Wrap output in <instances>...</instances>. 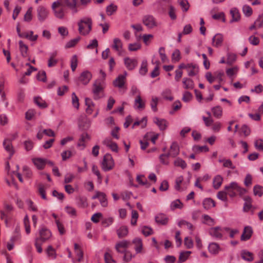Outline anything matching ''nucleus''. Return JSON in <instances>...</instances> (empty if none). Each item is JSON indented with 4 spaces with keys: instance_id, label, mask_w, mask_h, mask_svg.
Returning <instances> with one entry per match:
<instances>
[{
    "instance_id": "f257e3e1",
    "label": "nucleus",
    "mask_w": 263,
    "mask_h": 263,
    "mask_svg": "<svg viewBox=\"0 0 263 263\" xmlns=\"http://www.w3.org/2000/svg\"><path fill=\"white\" fill-rule=\"evenodd\" d=\"M92 21L90 17H84L78 22L79 33L83 36L88 35L92 29Z\"/></svg>"
},
{
    "instance_id": "f03ea898",
    "label": "nucleus",
    "mask_w": 263,
    "mask_h": 263,
    "mask_svg": "<svg viewBox=\"0 0 263 263\" xmlns=\"http://www.w3.org/2000/svg\"><path fill=\"white\" fill-rule=\"evenodd\" d=\"M224 189L230 197L233 198L237 195V193L240 196H243L247 192V190L239 185L236 182H232L229 185L225 186Z\"/></svg>"
},
{
    "instance_id": "7ed1b4c3",
    "label": "nucleus",
    "mask_w": 263,
    "mask_h": 263,
    "mask_svg": "<svg viewBox=\"0 0 263 263\" xmlns=\"http://www.w3.org/2000/svg\"><path fill=\"white\" fill-rule=\"evenodd\" d=\"M105 87L103 80L98 79L92 85V92L95 100H99L104 97V89Z\"/></svg>"
},
{
    "instance_id": "20e7f679",
    "label": "nucleus",
    "mask_w": 263,
    "mask_h": 263,
    "mask_svg": "<svg viewBox=\"0 0 263 263\" xmlns=\"http://www.w3.org/2000/svg\"><path fill=\"white\" fill-rule=\"evenodd\" d=\"M114 166V161L111 155L109 154H105L101 163L102 170L105 172H107L112 169Z\"/></svg>"
},
{
    "instance_id": "39448f33",
    "label": "nucleus",
    "mask_w": 263,
    "mask_h": 263,
    "mask_svg": "<svg viewBox=\"0 0 263 263\" xmlns=\"http://www.w3.org/2000/svg\"><path fill=\"white\" fill-rule=\"evenodd\" d=\"M179 69H187L188 75L191 77L196 76L199 71L198 67L196 64L193 63H189L186 65L182 63L179 66Z\"/></svg>"
},
{
    "instance_id": "423d86ee",
    "label": "nucleus",
    "mask_w": 263,
    "mask_h": 263,
    "mask_svg": "<svg viewBox=\"0 0 263 263\" xmlns=\"http://www.w3.org/2000/svg\"><path fill=\"white\" fill-rule=\"evenodd\" d=\"M62 3L59 1L54 2L52 5V9L54 11L55 16L59 18H63L64 16V11L63 8L61 6Z\"/></svg>"
},
{
    "instance_id": "0eeeda50",
    "label": "nucleus",
    "mask_w": 263,
    "mask_h": 263,
    "mask_svg": "<svg viewBox=\"0 0 263 263\" xmlns=\"http://www.w3.org/2000/svg\"><path fill=\"white\" fill-rule=\"evenodd\" d=\"M40 237L36 239H39L42 242H45L51 236V232L45 226H41L39 229Z\"/></svg>"
},
{
    "instance_id": "6e6552de",
    "label": "nucleus",
    "mask_w": 263,
    "mask_h": 263,
    "mask_svg": "<svg viewBox=\"0 0 263 263\" xmlns=\"http://www.w3.org/2000/svg\"><path fill=\"white\" fill-rule=\"evenodd\" d=\"M98 198L99 200L101 205L103 207H107L108 205L107 199L106 194L103 192L96 191V194L92 197V199Z\"/></svg>"
},
{
    "instance_id": "1a4fd4ad",
    "label": "nucleus",
    "mask_w": 263,
    "mask_h": 263,
    "mask_svg": "<svg viewBox=\"0 0 263 263\" xmlns=\"http://www.w3.org/2000/svg\"><path fill=\"white\" fill-rule=\"evenodd\" d=\"M48 12L47 9L42 6H40L37 9V16L40 22H44L48 17Z\"/></svg>"
},
{
    "instance_id": "9d476101",
    "label": "nucleus",
    "mask_w": 263,
    "mask_h": 263,
    "mask_svg": "<svg viewBox=\"0 0 263 263\" xmlns=\"http://www.w3.org/2000/svg\"><path fill=\"white\" fill-rule=\"evenodd\" d=\"M3 145L5 151L9 154L8 159H11L15 152L11 141L8 139H6L4 140Z\"/></svg>"
},
{
    "instance_id": "9b49d317",
    "label": "nucleus",
    "mask_w": 263,
    "mask_h": 263,
    "mask_svg": "<svg viewBox=\"0 0 263 263\" xmlns=\"http://www.w3.org/2000/svg\"><path fill=\"white\" fill-rule=\"evenodd\" d=\"M143 23L148 28H153L157 26L156 22L153 16L146 15L143 17Z\"/></svg>"
},
{
    "instance_id": "f8f14e48",
    "label": "nucleus",
    "mask_w": 263,
    "mask_h": 263,
    "mask_svg": "<svg viewBox=\"0 0 263 263\" xmlns=\"http://www.w3.org/2000/svg\"><path fill=\"white\" fill-rule=\"evenodd\" d=\"M92 78V74L90 72L85 70L82 72L78 78L79 81L83 85H87Z\"/></svg>"
},
{
    "instance_id": "ddd939ff",
    "label": "nucleus",
    "mask_w": 263,
    "mask_h": 263,
    "mask_svg": "<svg viewBox=\"0 0 263 263\" xmlns=\"http://www.w3.org/2000/svg\"><path fill=\"white\" fill-rule=\"evenodd\" d=\"M223 230L220 227H216L214 228H211L209 230V233L210 235L212 237L218 239H221L223 235H222Z\"/></svg>"
},
{
    "instance_id": "4468645a",
    "label": "nucleus",
    "mask_w": 263,
    "mask_h": 263,
    "mask_svg": "<svg viewBox=\"0 0 263 263\" xmlns=\"http://www.w3.org/2000/svg\"><path fill=\"white\" fill-rule=\"evenodd\" d=\"M124 61L126 67L129 70L134 69L138 65V61L136 59H130L127 57L124 58Z\"/></svg>"
},
{
    "instance_id": "2eb2a0df",
    "label": "nucleus",
    "mask_w": 263,
    "mask_h": 263,
    "mask_svg": "<svg viewBox=\"0 0 263 263\" xmlns=\"http://www.w3.org/2000/svg\"><path fill=\"white\" fill-rule=\"evenodd\" d=\"M32 161L38 170H43L46 164L47 159L41 158H34L32 159Z\"/></svg>"
},
{
    "instance_id": "dca6fc26",
    "label": "nucleus",
    "mask_w": 263,
    "mask_h": 263,
    "mask_svg": "<svg viewBox=\"0 0 263 263\" xmlns=\"http://www.w3.org/2000/svg\"><path fill=\"white\" fill-rule=\"evenodd\" d=\"M253 233V230L251 227L247 226L245 227L243 233L241 236V241H246L249 240Z\"/></svg>"
},
{
    "instance_id": "f3484780",
    "label": "nucleus",
    "mask_w": 263,
    "mask_h": 263,
    "mask_svg": "<svg viewBox=\"0 0 263 263\" xmlns=\"http://www.w3.org/2000/svg\"><path fill=\"white\" fill-rule=\"evenodd\" d=\"M126 72H124V75H119L114 81V85L118 88H122L124 86L125 84V76H126Z\"/></svg>"
},
{
    "instance_id": "a211bd4d",
    "label": "nucleus",
    "mask_w": 263,
    "mask_h": 263,
    "mask_svg": "<svg viewBox=\"0 0 263 263\" xmlns=\"http://www.w3.org/2000/svg\"><path fill=\"white\" fill-rule=\"evenodd\" d=\"M153 122L157 125L160 130H165L168 125L167 121L163 119H159L158 117H155L153 119Z\"/></svg>"
},
{
    "instance_id": "6ab92c4d",
    "label": "nucleus",
    "mask_w": 263,
    "mask_h": 263,
    "mask_svg": "<svg viewBox=\"0 0 263 263\" xmlns=\"http://www.w3.org/2000/svg\"><path fill=\"white\" fill-rule=\"evenodd\" d=\"M63 3L64 5L66 6L72 10L73 13L78 12L76 0H63Z\"/></svg>"
},
{
    "instance_id": "aec40b11",
    "label": "nucleus",
    "mask_w": 263,
    "mask_h": 263,
    "mask_svg": "<svg viewBox=\"0 0 263 263\" xmlns=\"http://www.w3.org/2000/svg\"><path fill=\"white\" fill-rule=\"evenodd\" d=\"M208 250L213 255H217L221 251V248L216 242H211L208 246Z\"/></svg>"
},
{
    "instance_id": "412c9836",
    "label": "nucleus",
    "mask_w": 263,
    "mask_h": 263,
    "mask_svg": "<svg viewBox=\"0 0 263 263\" xmlns=\"http://www.w3.org/2000/svg\"><path fill=\"white\" fill-rule=\"evenodd\" d=\"M76 204L79 208H85L88 206L87 199L85 196H79L76 197Z\"/></svg>"
},
{
    "instance_id": "4be33fe9",
    "label": "nucleus",
    "mask_w": 263,
    "mask_h": 263,
    "mask_svg": "<svg viewBox=\"0 0 263 263\" xmlns=\"http://www.w3.org/2000/svg\"><path fill=\"white\" fill-rule=\"evenodd\" d=\"M133 243L135 245V250L137 254L142 252L143 249V244L142 239L140 238L136 237L133 240Z\"/></svg>"
},
{
    "instance_id": "5701e85b",
    "label": "nucleus",
    "mask_w": 263,
    "mask_h": 263,
    "mask_svg": "<svg viewBox=\"0 0 263 263\" xmlns=\"http://www.w3.org/2000/svg\"><path fill=\"white\" fill-rule=\"evenodd\" d=\"M155 219L158 224L161 225H166L168 220L166 215L162 213L159 214L156 216Z\"/></svg>"
},
{
    "instance_id": "b1692460",
    "label": "nucleus",
    "mask_w": 263,
    "mask_h": 263,
    "mask_svg": "<svg viewBox=\"0 0 263 263\" xmlns=\"http://www.w3.org/2000/svg\"><path fill=\"white\" fill-rule=\"evenodd\" d=\"M223 42V36L222 34L218 33L216 34L212 39V45L216 47H219L221 46Z\"/></svg>"
},
{
    "instance_id": "393cba45",
    "label": "nucleus",
    "mask_w": 263,
    "mask_h": 263,
    "mask_svg": "<svg viewBox=\"0 0 263 263\" xmlns=\"http://www.w3.org/2000/svg\"><path fill=\"white\" fill-rule=\"evenodd\" d=\"M130 245V241L124 240H122L116 245V249L118 252L120 253H123L124 250H120V248H127Z\"/></svg>"
},
{
    "instance_id": "a878e982",
    "label": "nucleus",
    "mask_w": 263,
    "mask_h": 263,
    "mask_svg": "<svg viewBox=\"0 0 263 263\" xmlns=\"http://www.w3.org/2000/svg\"><path fill=\"white\" fill-rule=\"evenodd\" d=\"M202 204L205 209L209 210L215 206V202L212 198H206L203 200Z\"/></svg>"
},
{
    "instance_id": "bb28decb",
    "label": "nucleus",
    "mask_w": 263,
    "mask_h": 263,
    "mask_svg": "<svg viewBox=\"0 0 263 263\" xmlns=\"http://www.w3.org/2000/svg\"><path fill=\"white\" fill-rule=\"evenodd\" d=\"M223 182V178L220 175L214 177L213 180V186L215 190H218L221 185Z\"/></svg>"
},
{
    "instance_id": "cd10ccee",
    "label": "nucleus",
    "mask_w": 263,
    "mask_h": 263,
    "mask_svg": "<svg viewBox=\"0 0 263 263\" xmlns=\"http://www.w3.org/2000/svg\"><path fill=\"white\" fill-rule=\"evenodd\" d=\"M243 200L245 202L243 204V210L244 212H248L252 206V199L250 196H247L243 198Z\"/></svg>"
},
{
    "instance_id": "c85d7f7f",
    "label": "nucleus",
    "mask_w": 263,
    "mask_h": 263,
    "mask_svg": "<svg viewBox=\"0 0 263 263\" xmlns=\"http://www.w3.org/2000/svg\"><path fill=\"white\" fill-rule=\"evenodd\" d=\"M170 152L172 154V157H176L177 156L180 152L179 147L178 143L176 142L172 143L170 147Z\"/></svg>"
},
{
    "instance_id": "c756f323",
    "label": "nucleus",
    "mask_w": 263,
    "mask_h": 263,
    "mask_svg": "<svg viewBox=\"0 0 263 263\" xmlns=\"http://www.w3.org/2000/svg\"><path fill=\"white\" fill-rule=\"evenodd\" d=\"M183 88L185 89H192L194 87L193 81L187 78H184L182 80Z\"/></svg>"
},
{
    "instance_id": "7c9ffc66",
    "label": "nucleus",
    "mask_w": 263,
    "mask_h": 263,
    "mask_svg": "<svg viewBox=\"0 0 263 263\" xmlns=\"http://www.w3.org/2000/svg\"><path fill=\"white\" fill-rule=\"evenodd\" d=\"M134 107L136 109H143L145 108V103L143 102L140 95L138 96L135 100L134 103Z\"/></svg>"
},
{
    "instance_id": "2f4dec72",
    "label": "nucleus",
    "mask_w": 263,
    "mask_h": 263,
    "mask_svg": "<svg viewBox=\"0 0 263 263\" xmlns=\"http://www.w3.org/2000/svg\"><path fill=\"white\" fill-rule=\"evenodd\" d=\"M230 14H231L232 19L231 22H238L240 18V15L238 10L236 8H233L230 10Z\"/></svg>"
},
{
    "instance_id": "473e14b6",
    "label": "nucleus",
    "mask_w": 263,
    "mask_h": 263,
    "mask_svg": "<svg viewBox=\"0 0 263 263\" xmlns=\"http://www.w3.org/2000/svg\"><path fill=\"white\" fill-rule=\"evenodd\" d=\"M19 44V49L21 52V54L22 57L25 58L27 56L28 54V47L27 45L25 44L22 41H20L18 42Z\"/></svg>"
},
{
    "instance_id": "72a5a7b5",
    "label": "nucleus",
    "mask_w": 263,
    "mask_h": 263,
    "mask_svg": "<svg viewBox=\"0 0 263 263\" xmlns=\"http://www.w3.org/2000/svg\"><path fill=\"white\" fill-rule=\"evenodd\" d=\"M117 233L119 238H121L124 237L128 235V228L126 226H122L117 230Z\"/></svg>"
},
{
    "instance_id": "f704fd0d",
    "label": "nucleus",
    "mask_w": 263,
    "mask_h": 263,
    "mask_svg": "<svg viewBox=\"0 0 263 263\" xmlns=\"http://www.w3.org/2000/svg\"><path fill=\"white\" fill-rule=\"evenodd\" d=\"M241 256L243 259L248 261H251L254 259L253 254L245 250L241 251Z\"/></svg>"
},
{
    "instance_id": "c9c22d12",
    "label": "nucleus",
    "mask_w": 263,
    "mask_h": 263,
    "mask_svg": "<svg viewBox=\"0 0 263 263\" xmlns=\"http://www.w3.org/2000/svg\"><path fill=\"white\" fill-rule=\"evenodd\" d=\"M122 43L119 38H115L113 41L112 48L118 52H120L122 49Z\"/></svg>"
},
{
    "instance_id": "e433bc0d",
    "label": "nucleus",
    "mask_w": 263,
    "mask_h": 263,
    "mask_svg": "<svg viewBox=\"0 0 263 263\" xmlns=\"http://www.w3.org/2000/svg\"><path fill=\"white\" fill-rule=\"evenodd\" d=\"M191 253L192 252L190 251L181 252L179 255L178 262L182 263L186 261L189 258V256Z\"/></svg>"
},
{
    "instance_id": "4c0bfd02",
    "label": "nucleus",
    "mask_w": 263,
    "mask_h": 263,
    "mask_svg": "<svg viewBox=\"0 0 263 263\" xmlns=\"http://www.w3.org/2000/svg\"><path fill=\"white\" fill-rule=\"evenodd\" d=\"M74 251L78 257V261L81 262L83 258V252L77 243L74 245Z\"/></svg>"
},
{
    "instance_id": "58836bf2",
    "label": "nucleus",
    "mask_w": 263,
    "mask_h": 263,
    "mask_svg": "<svg viewBox=\"0 0 263 263\" xmlns=\"http://www.w3.org/2000/svg\"><path fill=\"white\" fill-rule=\"evenodd\" d=\"M213 115L217 119H219L222 115V109L220 106H216L212 108Z\"/></svg>"
},
{
    "instance_id": "ea45409f",
    "label": "nucleus",
    "mask_w": 263,
    "mask_h": 263,
    "mask_svg": "<svg viewBox=\"0 0 263 263\" xmlns=\"http://www.w3.org/2000/svg\"><path fill=\"white\" fill-rule=\"evenodd\" d=\"M174 164L175 166L180 167L182 169H185L187 166L185 161L179 157L174 160Z\"/></svg>"
},
{
    "instance_id": "a19ab883",
    "label": "nucleus",
    "mask_w": 263,
    "mask_h": 263,
    "mask_svg": "<svg viewBox=\"0 0 263 263\" xmlns=\"http://www.w3.org/2000/svg\"><path fill=\"white\" fill-rule=\"evenodd\" d=\"M183 206V203L179 199H176L172 202L170 207L172 210H174L176 209H181Z\"/></svg>"
},
{
    "instance_id": "79ce46f5",
    "label": "nucleus",
    "mask_w": 263,
    "mask_h": 263,
    "mask_svg": "<svg viewBox=\"0 0 263 263\" xmlns=\"http://www.w3.org/2000/svg\"><path fill=\"white\" fill-rule=\"evenodd\" d=\"M219 162H223V166L224 167L230 168L232 170L235 168V166L233 164L232 161L230 159H219Z\"/></svg>"
},
{
    "instance_id": "37998d69",
    "label": "nucleus",
    "mask_w": 263,
    "mask_h": 263,
    "mask_svg": "<svg viewBox=\"0 0 263 263\" xmlns=\"http://www.w3.org/2000/svg\"><path fill=\"white\" fill-rule=\"evenodd\" d=\"M34 101V103L40 108H45L47 106L46 102L41 97H35Z\"/></svg>"
},
{
    "instance_id": "c03bdc74",
    "label": "nucleus",
    "mask_w": 263,
    "mask_h": 263,
    "mask_svg": "<svg viewBox=\"0 0 263 263\" xmlns=\"http://www.w3.org/2000/svg\"><path fill=\"white\" fill-rule=\"evenodd\" d=\"M81 40L80 36H78L75 39H72L68 41L65 45L66 48H70L74 47Z\"/></svg>"
},
{
    "instance_id": "a18cd8bd",
    "label": "nucleus",
    "mask_w": 263,
    "mask_h": 263,
    "mask_svg": "<svg viewBox=\"0 0 263 263\" xmlns=\"http://www.w3.org/2000/svg\"><path fill=\"white\" fill-rule=\"evenodd\" d=\"M78 58L77 55H72L70 60V67L72 71H74L78 66Z\"/></svg>"
},
{
    "instance_id": "49530a36",
    "label": "nucleus",
    "mask_w": 263,
    "mask_h": 263,
    "mask_svg": "<svg viewBox=\"0 0 263 263\" xmlns=\"http://www.w3.org/2000/svg\"><path fill=\"white\" fill-rule=\"evenodd\" d=\"M253 193L255 196L261 197L263 195V187L259 185H256L253 187Z\"/></svg>"
},
{
    "instance_id": "de8ad7c7",
    "label": "nucleus",
    "mask_w": 263,
    "mask_h": 263,
    "mask_svg": "<svg viewBox=\"0 0 263 263\" xmlns=\"http://www.w3.org/2000/svg\"><path fill=\"white\" fill-rule=\"evenodd\" d=\"M37 188H38V192L41 195V197L44 199L46 200L47 197L46 196V191L45 186L43 184L40 183L37 185Z\"/></svg>"
},
{
    "instance_id": "09e8293b",
    "label": "nucleus",
    "mask_w": 263,
    "mask_h": 263,
    "mask_svg": "<svg viewBox=\"0 0 263 263\" xmlns=\"http://www.w3.org/2000/svg\"><path fill=\"white\" fill-rule=\"evenodd\" d=\"M26 233L29 234L30 233V221L28 215H26L23 220Z\"/></svg>"
},
{
    "instance_id": "8fccbe9b",
    "label": "nucleus",
    "mask_w": 263,
    "mask_h": 263,
    "mask_svg": "<svg viewBox=\"0 0 263 263\" xmlns=\"http://www.w3.org/2000/svg\"><path fill=\"white\" fill-rule=\"evenodd\" d=\"M236 60V55L233 53L227 54V60L226 63L228 65H232Z\"/></svg>"
},
{
    "instance_id": "3c124183",
    "label": "nucleus",
    "mask_w": 263,
    "mask_h": 263,
    "mask_svg": "<svg viewBox=\"0 0 263 263\" xmlns=\"http://www.w3.org/2000/svg\"><path fill=\"white\" fill-rule=\"evenodd\" d=\"M147 61L146 60H143L142 62L141 67L139 69V73L142 76L145 75L147 72Z\"/></svg>"
},
{
    "instance_id": "603ef678",
    "label": "nucleus",
    "mask_w": 263,
    "mask_h": 263,
    "mask_svg": "<svg viewBox=\"0 0 263 263\" xmlns=\"http://www.w3.org/2000/svg\"><path fill=\"white\" fill-rule=\"evenodd\" d=\"M162 96L166 100L172 101L173 97L171 96V90L170 89H165L162 92Z\"/></svg>"
},
{
    "instance_id": "864d4df0",
    "label": "nucleus",
    "mask_w": 263,
    "mask_h": 263,
    "mask_svg": "<svg viewBox=\"0 0 263 263\" xmlns=\"http://www.w3.org/2000/svg\"><path fill=\"white\" fill-rule=\"evenodd\" d=\"M141 125L142 128L146 127L147 124V119L146 117H143L140 121H137L134 122L132 128H134L135 126Z\"/></svg>"
},
{
    "instance_id": "5fc2aeb1",
    "label": "nucleus",
    "mask_w": 263,
    "mask_h": 263,
    "mask_svg": "<svg viewBox=\"0 0 263 263\" xmlns=\"http://www.w3.org/2000/svg\"><path fill=\"white\" fill-rule=\"evenodd\" d=\"M242 11L246 16L249 17L252 14V9L248 5H244L242 7Z\"/></svg>"
},
{
    "instance_id": "6e6d98bb",
    "label": "nucleus",
    "mask_w": 263,
    "mask_h": 263,
    "mask_svg": "<svg viewBox=\"0 0 263 263\" xmlns=\"http://www.w3.org/2000/svg\"><path fill=\"white\" fill-rule=\"evenodd\" d=\"M181 59L180 52L178 49H176L173 52L172 55V60L173 62H178Z\"/></svg>"
},
{
    "instance_id": "4d7b16f0",
    "label": "nucleus",
    "mask_w": 263,
    "mask_h": 263,
    "mask_svg": "<svg viewBox=\"0 0 263 263\" xmlns=\"http://www.w3.org/2000/svg\"><path fill=\"white\" fill-rule=\"evenodd\" d=\"M117 6L114 4H110L106 7V13L108 15H111L117 11Z\"/></svg>"
},
{
    "instance_id": "13d9d810",
    "label": "nucleus",
    "mask_w": 263,
    "mask_h": 263,
    "mask_svg": "<svg viewBox=\"0 0 263 263\" xmlns=\"http://www.w3.org/2000/svg\"><path fill=\"white\" fill-rule=\"evenodd\" d=\"M178 3L183 11H187L189 8V4L187 0H178Z\"/></svg>"
},
{
    "instance_id": "bf43d9fd",
    "label": "nucleus",
    "mask_w": 263,
    "mask_h": 263,
    "mask_svg": "<svg viewBox=\"0 0 263 263\" xmlns=\"http://www.w3.org/2000/svg\"><path fill=\"white\" fill-rule=\"evenodd\" d=\"M158 102V98L157 97H153L151 102V107L153 111L156 112L157 111V104Z\"/></svg>"
},
{
    "instance_id": "052dcab7",
    "label": "nucleus",
    "mask_w": 263,
    "mask_h": 263,
    "mask_svg": "<svg viewBox=\"0 0 263 263\" xmlns=\"http://www.w3.org/2000/svg\"><path fill=\"white\" fill-rule=\"evenodd\" d=\"M142 233L145 236H148L153 233V230L151 227L144 226L142 229Z\"/></svg>"
},
{
    "instance_id": "680f3d73",
    "label": "nucleus",
    "mask_w": 263,
    "mask_h": 263,
    "mask_svg": "<svg viewBox=\"0 0 263 263\" xmlns=\"http://www.w3.org/2000/svg\"><path fill=\"white\" fill-rule=\"evenodd\" d=\"M124 255L123 256V260L125 261L128 262L132 260V259L135 257L134 255H133L130 251H127L126 250H124L123 253Z\"/></svg>"
},
{
    "instance_id": "e2e57ef3",
    "label": "nucleus",
    "mask_w": 263,
    "mask_h": 263,
    "mask_svg": "<svg viewBox=\"0 0 263 263\" xmlns=\"http://www.w3.org/2000/svg\"><path fill=\"white\" fill-rule=\"evenodd\" d=\"M178 226L180 227H182L184 226H186L187 228L191 230V231H193V226L192 223H191L190 222H187L184 220H182L181 221H180L179 222H178Z\"/></svg>"
},
{
    "instance_id": "0e129e2a",
    "label": "nucleus",
    "mask_w": 263,
    "mask_h": 263,
    "mask_svg": "<svg viewBox=\"0 0 263 263\" xmlns=\"http://www.w3.org/2000/svg\"><path fill=\"white\" fill-rule=\"evenodd\" d=\"M71 97L72 105L77 109H78L79 107V99L75 92L72 93Z\"/></svg>"
},
{
    "instance_id": "69168bd1",
    "label": "nucleus",
    "mask_w": 263,
    "mask_h": 263,
    "mask_svg": "<svg viewBox=\"0 0 263 263\" xmlns=\"http://www.w3.org/2000/svg\"><path fill=\"white\" fill-rule=\"evenodd\" d=\"M168 15H169L170 18L172 20H175L177 18L176 15V9L172 5H170L169 6Z\"/></svg>"
},
{
    "instance_id": "338daca9",
    "label": "nucleus",
    "mask_w": 263,
    "mask_h": 263,
    "mask_svg": "<svg viewBox=\"0 0 263 263\" xmlns=\"http://www.w3.org/2000/svg\"><path fill=\"white\" fill-rule=\"evenodd\" d=\"M255 148L258 151H263V141L261 139L257 140L254 142Z\"/></svg>"
},
{
    "instance_id": "774afa93",
    "label": "nucleus",
    "mask_w": 263,
    "mask_h": 263,
    "mask_svg": "<svg viewBox=\"0 0 263 263\" xmlns=\"http://www.w3.org/2000/svg\"><path fill=\"white\" fill-rule=\"evenodd\" d=\"M257 27L260 28L263 27V14L259 15L255 21Z\"/></svg>"
}]
</instances>
